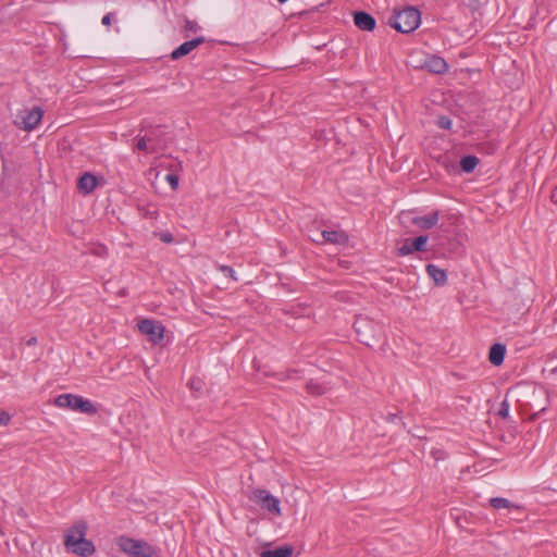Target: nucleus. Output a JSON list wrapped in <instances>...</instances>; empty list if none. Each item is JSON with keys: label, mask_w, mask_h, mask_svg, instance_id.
Masks as SVG:
<instances>
[{"label": "nucleus", "mask_w": 557, "mask_h": 557, "mask_svg": "<svg viewBox=\"0 0 557 557\" xmlns=\"http://www.w3.org/2000/svg\"><path fill=\"white\" fill-rule=\"evenodd\" d=\"M165 180L173 190H175L178 187V176L176 174L170 173L165 176Z\"/></svg>", "instance_id": "nucleus-29"}, {"label": "nucleus", "mask_w": 557, "mask_h": 557, "mask_svg": "<svg viewBox=\"0 0 557 557\" xmlns=\"http://www.w3.org/2000/svg\"><path fill=\"white\" fill-rule=\"evenodd\" d=\"M479 164V159L475 156H466L460 160L461 170L466 173H471Z\"/></svg>", "instance_id": "nucleus-21"}, {"label": "nucleus", "mask_w": 557, "mask_h": 557, "mask_svg": "<svg viewBox=\"0 0 557 557\" xmlns=\"http://www.w3.org/2000/svg\"><path fill=\"white\" fill-rule=\"evenodd\" d=\"M550 199L554 203L557 205V186L553 189L552 191V195H550Z\"/></svg>", "instance_id": "nucleus-34"}, {"label": "nucleus", "mask_w": 557, "mask_h": 557, "mask_svg": "<svg viewBox=\"0 0 557 557\" xmlns=\"http://www.w3.org/2000/svg\"><path fill=\"white\" fill-rule=\"evenodd\" d=\"M137 326L140 333L149 336L153 344H159L163 339L165 329L161 322L144 319L138 322Z\"/></svg>", "instance_id": "nucleus-7"}, {"label": "nucleus", "mask_w": 557, "mask_h": 557, "mask_svg": "<svg viewBox=\"0 0 557 557\" xmlns=\"http://www.w3.org/2000/svg\"><path fill=\"white\" fill-rule=\"evenodd\" d=\"M138 209L145 218L157 219L158 216V209L153 205L138 207Z\"/></svg>", "instance_id": "nucleus-24"}, {"label": "nucleus", "mask_w": 557, "mask_h": 557, "mask_svg": "<svg viewBox=\"0 0 557 557\" xmlns=\"http://www.w3.org/2000/svg\"><path fill=\"white\" fill-rule=\"evenodd\" d=\"M294 548L290 545H283L273 549L263 548L260 553V557H290Z\"/></svg>", "instance_id": "nucleus-17"}, {"label": "nucleus", "mask_w": 557, "mask_h": 557, "mask_svg": "<svg viewBox=\"0 0 557 557\" xmlns=\"http://www.w3.org/2000/svg\"><path fill=\"white\" fill-rule=\"evenodd\" d=\"M322 238L325 243L346 245L348 243V236L344 232L337 231H323Z\"/></svg>", "instance_id": "nucleus-18"}, {"label": "nucleus", "mask_w": 557, "mask_h": 557, "mask_svg": "<svg viewBox=\"0 0 557 557\" xmlns=\"http://www.w3.org/2000/svg\"><path fill=\"white\" fill-rule=\"evenodd\" d=\"M159 236H160V239L166 244H170L174 240V237L170 232L161 233Z\"/></svg>", "instance_id": "nucleus-31"}, {"label": "nucleus", "mask_w": 557, "mask_h": 557, "mask_svg": "<svg viewBox=\"0 0 557 557\" xmlns=\"http://www.w3.org/2000/svg\"><path fill=\"white\" fill-rule=\"evenodd\" d=\"M306 388L311 395H323L327 391V386L325 384L319 383L314 380L309 381Z\"/></svg>", "instance_id": "nucleus-23"}, {"label": "nucleus", "mask_w": 557, "mask_h": 557, "mask_svg": "<svg viewBox=\"0 0 557 557\" xmlns=\"http://www.w3.org/2000/svg\"><path fill=\"white\" fill-rule=\"evenodd\" d=\"M280 3H285L287 2L288 0H277Z\"/></svg>", "instance_id": "nucleus-38"}, {"label": "nucleus", "mask_w": 557, "mask_h": 557, "mask_svg": "<svg viewBox=\"0 0 557 557\" xmlns=\"http://www.w3.org/2000/svg\"><path fill=\"white\" fill-rule=\"evenodd\" d=\"M437 453H438V450L433 451V456H434L435 459H440L441 458L440 454H437Z\"/></svg>", "instance_id": "nucleus-37"}, {"label": "nucleus", "mask_w": 557, "mask_h": 557, "mask_svg": "<svg viewBox=\"0 0 557 557\" xmlns=\"http://www.w3.org/2000/svg\"><path fill=\"white\" fill-rule=\"evenodd\" d=\"M206 41V38L203 36L196 37L191 40L183 42L181 46H178L175 50L171 53L172 60H177L184 55H187L189 52H191L194 49H196L198 46L203 44Z\"/></svg>", "instance_id": "nucleus-10"}, {"label": "nucleus", "mask_w": 557, "mask_h": 557, "mask_svg": "<svg viewBox=\"0 0 557 557\" xmlns=\"http://www.w3.org/2000/svg\"><path fill=\"white\" fill-rule=\"evenodd\" d=\"M219 270L221 272H223L227 277L234 280V281H238L236 274H235V271L233 270V268L228 267V265H219Z\"/></svg>", "instance_id": "nucleus-27"}, {"label": "nucleus", "mask_w": 557, "mask_h": 557, "mask_svg": "<svg viewBox=\"0 0 557 557\" xmlns=\"http://www.w3.org/2000/svg\"><path fill=\"white\" fill-rule=\"evenodd\" d=\"M143 543H144V541L134 540V539L124 537V536H122L117 540V545H119L120 549L131 557L135 554V550L137 548L143 547L141 546Z\"/></svg>", "instance_id": "nucleus-14"}, {"label": "nucleus", "mask_w": 557, "mask_h": 557, "mask_svg": "<svg viewBox=\"0 0 557 557\" xmlns=\"http://www.w3.org/2000/svg\"><path fill=\"white\" fill-rule=\"evenodd\" d=\"M97 185L98 178L89 172L84 173L77 182L78 190L85 195L91 194L96 189Z\"/></svg>", "instance_id": "nucleus-13"}, {"label": "nucleus", "mask_w": 557, "mask_h": 557, "mask_svg": "<svg viewBox=\"0 0 557 557\" xmlns=\"http://www.w3.org/2000/svg\"><path fill=\"white\" fill-rule=\"evenodd\" d=\"M136 147L149 153L157 152L161 148L152 135L138 138Z\"/></svg>", "instance_id": "nucleus-19"}, {"label": "nucleus", "mask_w": 557, "mask_h": 557, "mask_svg": "<svg viewBox=\"0 0 557 557\" xmlns=\"http://www.w3.org/2000/svg\"><path fill=\"white\" fill-rule=\"evenodd\" d=\"M141 548H137L132 557H159L158 552L147 542L141 544Z\"/></svg>", "instance_id": "nucleus-22"}, {"label": "nucleus", "mask_w": 557, "mask_h": 557, "mask_svg": "<svg viewBox=\"0 0 557 557\" xmlns=\"http://www.w3.org/2000/svg\"><path fill=\"white\" fill-rule=\"evenodd\" d=\"M421 17L418 9L408 7L399 12H396L388 20V25L397 32L408 34L418 28Z\"/></svg>", "instance_id": "nucleus-3"}, {"label": "nucleus", "mask_w": 557, "mask_h": 557, "mask_svg": "<svg viewBox=\"0 0 557 557\" xmlns=\"http://www.w3.org/2000/svg\"><path fill=\"white\" fill-rule=\"evenodd\" d=\"M437 453H438V450L433 451V456H434L435 459H440L441 458L440 454H437Z\"/></svg>", "instance_id": "nucleus-36"}, {"label": "nucleus", "mask_w": 557, "mask_h": 557, "mask_svg": "<svg viewBox=\"0 0 557 557\" xmlns=\"http://www.w3.org/2000/svg\"><path fill=\"white\" fill-rule=\"evenodd\" d=\"M199 28L200 27L196 21H190V20L185 21L184 29L187 33H196Z\"/></svg>", "instance_id": "nucleus-28"}, {"label": "nucleus", "mask_w": 557, "mask_h": 557, "mask_svg": "<svg viewBox=\"0 0 557 557\" xmlns=\"http://www.w3.org/2000/svg\"><path fill=\"white\" fill-rule=\"evenodd\" d=\"M437 125L440 128L449 129L451 127V120L446 115H440L437 119Z\"/></svg>", "instance_id": "nucleus-25"}, {"label": "nucleus", "mask_w": 557, "mask_h": 557, "mask_svg": "<svg viewBox=\"0 0 557 557\" xmlns=\"http://www.w3.org/2000/svg\"><path fill=\"white\" fill-rule=\"evenodd\" d=\"M359 341L372 347L383 338V326L366 315H357L354 323Z\"/></svg>", "instance_id": "nucleus-2"}, {"label": "nucleus", "mask_w": 557, "mask_h": 557, "mask_svg": "<svg viewBox=\"0 0 557 557\" xmlns=\"http://www.w3.org/2000/svg\"><path fill=\"white\" fill-rule=\"evenodd\" d=\"M54 405L59 408H66L87 414H96L97 408L89 399L73 394H61L54 399Z\"/></svg>", "instance_id": "nucleus-4"}, {"label": "nucleus", "mask_w": 557, "mask_h": 557, "mask_svg": "<svg viewBox=\"0 0 557 557\" xmlns=\"http://www.w3.org/2000/svg\"><path fill=\"white\" fill-rule=\"evenodd\" d=\"M10 420L11 416L7 411L0 409V425H8Z\"/></svg>", "instance_id": "nucleus-30"}, {"label": "nucleus", "mask_w": 557, "mask_h": 557, "mask_svg": "<svg viewBox=\"0 0 557 557\" xmlns=\"http://www.w3.org/2000/svg\"><path fill=\"white\" fill-rule=\"evenodd\" d=\"M248 498L274 516L278 517L282 515L280 499L270 494L267 490L253 488L248 494Z\"/></svg>", "instance_id": "nucleus-5"}, {"label": "nucleus", "mask_w": 557, "mask_h": 557, "mask_svg": "<svg viewBox=\"0 0 557 557\" xmlns=\"http://www.w3.org/2000/svg\"><path fill=\"white\" fill-rule=\"evenodd\" d=\"M490 505L494 509H520V506L511 504L507 498H504V497L491 498Z\"/></svg>", "instance_id": "nucleus-20"}, {"label": "nucleus", "mask_w": 557, "mask_h": 557, "mask_svg": "<svg viewBox=\"0 0 557 557\" xmlns=\"http://www.w3.org/2000/svg\"><path fill=\"white\" fill-rule=\"evenodd\" d=\"M354 22H355V25L360 30H364V32H372V30H374V28L376 26L375 18L371 14H369L364 11L355 12L354 13Z\"/></svg>", "instance_id": "nucleus-11"}, {"label": "nucleus", "mask_w": 557, "mask_h": 557, "mask_svg": "<svg viewBox=\"0 0 557 557\" xmlns=\"http://www.w3.org/2000/svg\"><path fill=\"white\" fill-rule=\"evenodd\" d=\"M498 417L506 419L509 417V403L507 399L503 400L500 404V408L497 412Z\"/></svg>", "instance_id": "nucleus-26"}, {"label": "nucleus", "mask_w": 557, "mask_h": 557, "mask_svg": "<svg viewBox=\"0 0 557 557\" xmlns=\"http://www.w3.org/2000/svg\"><path fill=\"white\" fill-rule=\"evenodd\" d=\"M425 270L429 276L434 281V284L436 286H444L446 284L447 274L445 270L432 263L428 264Z\"/></svg>", "instance_id": "nucleus-15"}, {"label": "nucleus", "mask_w": 557, "mask_h": 557, "mask_svg": "<svg viewBox=\"0 0 557 557\" xmlns=\"http://www.w3.org/2000/svg\"><path fill=\"white\" fill-rule=\"evenodd\" d=\"M506 346L500 343L494 344L488 354V360L493 366H500L504 362Z\"/></svg>", "instance_id": "nucleus-16"}, {"label": "nucleus", "mask_w": 557, "mask_h": 557, "mask_svg": "<svg viewBox=\"0 0 557 557\" xmlns=\"http://www.w3.org/2000/svg\"><path fill=\"white\" fill-rule=\"evenodd\" d=\"M111 16H112V14H111V13L106 14V15L102 17V21H101V22H102V24H103V25H107V26H108V25H110V24H111Z\"/></svg>", "instance_id": "nucleus-33"}, {"label": "nucleus", "mask_w": 557, "mask_h": 557, "mask_svg": "<svg viewBox=\"0 0 557 557\" xmlns=\"http://www.w3.org/2000/svg\"><path fill=\"white\" fill-rule=\"evenodd\" d=\"M429 237L426 235L418 236L413 239L406 238L401 245L397 247V255L400 257L411 255L416 251H426Z\"/></svg>", "instance_id": "nucleus-8"}, {"label": "nucleus", "mask_w": 557, "mask_h": 557, "mask_svg": "<svg viewBox=\"0 0 557 557\" xmlns=\"http://www.w3.org/2000/svg\"><path fill=\"white\" fill-rule=\"evenodd\" d=\"M42 110L39 107H34L18 115L20 122H16L21 128L25 131L34 129L42 119Z\"/></svg>", "instance_id": "nucleus-9"}, {"label": "nucleus", "mask_w": 557, "mask_h": 557, "mask_svg": "<svg viewBox=\"0 0 557 557\" xmlns=\"http://www.w3.org/2000/svg\"><path fill=\"white\" fill-rule=\"evenodd\" d=\"M86 530V524L81 522L75 524L64 536L65 547L82 557H88L95 553L92 542L85 539Z\"/></svg>", "instance_id": "nucleus-1"}, {"label": "nucleus", "mask_w": 557, "mask_h": 557, "mask_svg": "<svg viewBox=\"0 0 557 557\" xmlns=\"http://www.w3.org/2000/svg\"><path fill=\"white\" fill-rule=\"evenodd\" d=\"M420 67L425 69L434 74H443L447 71L448 66L443 58L437 55H430L424 60L423 64Z\"/></svg>", "instance_id": "nucleus-12"}, {"label": "nucleus", "mask_w": 557, "mask_h": 557, "mask_svg": "<svg viewBox=\"0 0 557 557\" xmlns=\"http://www.w3.org/2000/svg\"><path fill=\"white\" fill-rule=\"evenodd\" d=\"M399 220L403 224L410 222L420 230H431L438 223L440 212L432 211L426 215H412L410 211H403L399 214Z\"/></svg>", "instance_id": "nucleus-6"}, {"label": "nucleus", "mask_w": 557, "mask_h": 557, "mask_svg": "<svg viewBox=\"0 0 557 557\" xmlns=\"http://www.w3.org/2000/svg\"><path fill=\"white\" fill-rule=\"evenodd\" d=\"M189 386L191 389L199 391L201 388V381L199 379H191Z\"/></svg>", "instance_id": "nucleus-32"}, {"label": "nucleus", "mask_w": 557, "mask_h": 557, "mask_svg": "<svg viewBox=\"0 0 557 557\" xmlns=\"http://www.w3.org/2000/svg\"><path fill=\"white\" fill-rule=\"evenodd\" d=\"M36 342H37L36 337H32V338H29V339L27 341V345H28V346L34 345V344H36Z\"/></svg>", "instance_id": "nucleus-35"}]
</instances>
